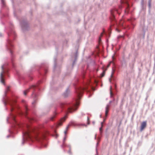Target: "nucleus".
I'll use <instances>...</instances> for the list:
<instances>
[{
  "label": "nucleus",
  "instance_id": "obj_1",
  "mask_svg": "<svg viewBox=\"0 0 155 155\" xmlns=\"http://www.w3.org/2000/svg\"><path fill=\"white\" fill-rule=\"evenodd\" d=\"M2 100L6 109L10 112L7 119V121L12 124V129L9 130V132L11 134H15L18 129H21L22 131V145L26 141L45 139L50 134L44 126L41 125L36 127L31 124L36 120L34 116L35 112L29 108L24 100L21 101L23 107L22 109L17 103L16 97L11 93L9 87H6Z\"/></svg>",
  "mask_w": 155,
  "mask_h": 155
},
{
  "label": "nucleus",
  "instance_id": "obj_2",
  "mask_svg": "<svg viewBox=\"0 0 155 155\" xmlns=\"http://www.w3.org/2000/svg\"><path fill=\"white\" fill-rule=\"evenodd\" d=\"M74 86L76 95L74 101L69 103H60L58 106L55 109L52 115L50 117V120L54 121L61 111L67 113L77 110L80 104L79 100L84 91H86L89 93L88 97H90L93 94L92 91L93 89L92 82L85 79L84 71L79 78H76Z\"/></svg>",
  "mask_w": 155,
  "mask_h": 155
},
{
  "label": "nucleus",
  "instance_id": "obj_3",
  "mask_svg": "<svg viewBox=\"0 0 155 155\" xmlns=\"http://www.w3.org/2000/svg\"><path fill=\"white\" fill-rule=\"evenodd\" d=\"M5 31L7 33L8 38L7 39L6 47L7 50L10 53L12 58L10 62H6L1 67V71L0 74V81L1 82L5 85V80L6 77H9V72L11 69L15 70V66L14 63L13 57V49L14 45L12 44V38L15 40L16 35L14 29V26L11 22L9 23L8 26L5 27Z\"/></svg>",
  "mask_w": 155,
  "mask_h": 155
},
{
  "label": "nucleus",
  "instance_id": "obj_4",
  "mask_svg": "<svg viewBox=\"0 0 155 155\" xmlns=\"http://www.w3.org/2000/svg\"><path fill=\"white\" fill-rule=\"evenodd\" d=\"M121 5H119L118 8H115L111 9L110 11V19L111 21V27L116 26L117 28H116V31L119 32L120 31V28H127L130 29L133 28L135 25L133 23L135 19L131 17L130 18L127 19V22H126L125 20H122L119 23L117 21L116 17V14L119 15L121 11L122 8V5L125 6V9L124 12L125 14H128L129 12V8L133 5V3L131 0H120Z\"/></svg>",
  "mask_w": 155,
  "mask_h": 155
},
{
  "label": "nucleus",
  "instance_id": "obj_5",
  "mask_svg": "<svg viewBox=\"0 0 155 155\" xmlns=\"http://www.w3.org/2000/svg\"><path fill=\"white\" fill-rule=\"evenodd\" d=\"M48 64L46 63H43L40 66L38 67V76L41 79L38 81L36 84H33L30 86L29 88L23 91V94L26 96L27 93L30 90L32 91L31 96L33 98L34 101L32 103L33 107H35V104L38 99V91H40L41 89L40 84L43 82L45 78V76L48 71Z\"/></svg>",
  "mask_w": 155,
  "mask_h": 155
},
{
  "label": "nucleus",
  "instance_id": "obj_6",
  "mask_svg": "<svg viewBox=\"0 0 155 155\" xmlns=\"http://www.w3.org/2000/svg\"><path fill=\"white\" fill-rule=\"evenodd\" d=\"M112 61H110L108 65H107V68H105V67H103V71L102 73L101 74V77H103L105 73V71L107 70V68L110 66V64H112L113 65V67H112V73L111 74V78L109 79V81L110 82H111V79H112V80H114V72L116 71L117 69H116V65L115 63V62L116 61V58L114 57V55H113L112 57Z\"/></svg>",
  "mask_w": 155,
  "mask_h": 155
},
{
  "label": "nucleus",
  "instance_id": "obj_7",
  "mask_svg": "<svg viewBox=\"0 0 155 155\" xmlns=\"http://www.w3.org/2000/svg\"><path fill=\"white\" fill-rule=\"evenodd\" d=\"M16 74L20 83L23 82L24 84H26L33 78L31 74L22 75L17 71H16Z\"/></svg>",
  "mask_w": 155,
  "mask_h": 155
},
{
  "label": "nucleus",
  "instance_id": "obj_8",
  "mask_svg": "<svg viewBox=\"0 0 155 155\" xmlns=\"http://www.w3.org/2000/svg\"><path fill=\"white\" fill-rule=\"evenodd\" d=\"M19 20L22 30L24 32L28 30L29 27L26 18L25 17H22Z\"/></svg>",
  "mask_w": 155,
  "mask_h": 155
},
{
  "label": "nucleus",
  "instance_id": "obj_9",
  "mask_svg": "<svg viewBox=\"0 0 155 155\" xmlns=\"http://www.w3.org/2000/svg\"><path fill=\"white\" fill-rule=\"evenodd\" d=\"M56 56H54V65L53 69V72L54 74H59L61 71L60 66L56 64Z\"/></svg>",
  "mask_w": 155,
  "mask_h": 155
},
{
  "label": "nucleus",
  "instance_id": "obj_10",
  "mask_svg": "<svg viewBox=\"0 0 155 155\" xmlns=\"http://www.w3.org/2000/svg\"><path fill=\"white\" fill-rule=\"evenodd\" d=\"M78 50H76L74 52L71 53V59L72 61V67H73L76 63V61L78 59Z\"/></svg>",
  "mask_w": 155,
  "mask_h": 155
},
{
  "label": "nucleus",
  "instance_id": "obj_11",
  "mask_svg": "<svg viewBox=\"0 0 155 155\" xmlns=\"http://www.w3.org/2000/svg\"><path fill=\"white\" fill-rule=\"evenodd\" d=\"M110 33L111 32L110 31H106L105 30L103 29V32L101 33V36L99 38V41L101 40V37H102L103 35H104L107 38H109L110 37Z\"/></svg>",
  "mask_w": 155,
  "mask_h": 155
},
{
  "label": "nucleus",
  "instance_id": "obj_12",
  "mask_svg": "<svg viewBox=\"0 0 155 155\" xmlns=\"http://www.w3.org/2000/svg\"><path fill=\"white\" fill-rule=\"evenodd\" d=\"M81 125H82V124H76L74 123L73 122L71 121L69 123V124L68 125L67 127L66 128V130H68V129L69 128V127L70 126H78Z\"/></svg>",
  "mask_w": 155,
  "mask_h": 155
},
{
  "label": "nucleus",
  "instance_id": "obj_13",
  "mask_svg": "<svg viewBox=\"0 0 155 155\" xmlns=\"http://www.w3.org/2000/svg\"><path fill=\"white\" fill-rule=\"evenodd\" d=\"M67 117V116L66 115H65L63 117H62L58 121V125H61L63 123Z\"/></svg>",
  "mask_w": 155,
  "mask_h": 155
},
{
  "label": "nucleus",
  "instance_id": "obj_14",
  "mask_svg": "<svg viewBox=\"0 0 155 155\" xmlns=\"http://www.w3.org/2000/svg\"><path fill=\"white\" fill-rule=\"evenodd\" d=\"M70 93V91L68 88L63 93V95L65 97H66L68 96Z\"/></svg>",
  "mask_w": 155,
  "mask_h": 155
},
{
  "label": "nucleus",
  "instance_id": "obj_15",
  "mask_svg": "<svg viewBox=\"0 0 155 155\" xmlns=\"http://www.w3.org/2000/svg\"><path fill=\"white\" fill-rule=\"evenodd\" d=\"M147 125V122L146 121L143 122L141 124L140 126V131H142L146 127Z\"/></svg>",
  "mask_w": 155,
  "mask_h": 155
},
{
  "label": "nucleus",
  "instance_id": "obj_16",
  "mask_svg": "<svg viewBox=\"0 0 155 155\" xmlns=\"http://www.w3.org/2000/svg\"><path fill=\"white\" fill-rule=\"evenodd\" d=\"M114 89L113 88L112 86H110V96L111 97H112L113 94V91L115 90V91H116V86L115 84H114Z\"/></svg>",
  "mask_w": 155,
  "mask_h": 155
},
{
  "label": "nucleus",
  "instance_id": "obj_17",
  "mask_svg": "<svg viewBox=\"0 0 155 155\" xmlns=\"http://www.w3.org/2000/svg\"><path fill=\"white\" fill-rule=\"evenodd\" d=\"M8 16V14H3L2 15V17L1 18V20L2 21V23L3 25L4 24V23L3 21L4 20H5V19H4V18H5L6 17Z\"/></svg>",
  "mask_w": 155,
  "mask_h": 155
},
{
  "label": "nucleus",
  "instance_id": "obj_18",
  "mask_svg": "<svg viewBox=\"0 0 155 155\" xmlns=\"http://www.w3.org/2000/svg\"><path fill=\"white\" fill-rule=\"evenodd\" d=\"M1 7L2 8H6V9H7V8L6 7V6L5 5V0H1Z\"/></svg>",
  "mask_w": 155,
  "mask_h": 155
},
{
  "label": "nucleus",
  "instance_id": "obj_19",
  "mask_svg": "<svg viewBox=\"0 0 155 155\" xmlns=\"http://www.w3.org/2000/svg\"><path fill=\"white\" fill-rule=\"evenodd\" d=\"M110 107V105L109 104H107L106 107L105 111V114L106 116H107L108 111L109 110Z\"/></svg>",
  "mask_w": 155,
  "mask_h": 155
},
{
  "label": "nucleus",
  "instance_id": "obj_20",
  "mask_svg": "<svg viewBox=\"0 0 155 155\" xmlns=\"http://www.w3.org/2000/svg\"><path fill=\"white\" fill-rule=\"evenodd\" d=\"M66 135H65V136H64L63 138V144L61 145V147L62 148H64V146L65 144V141L66 140Z\"/></svg>",
  "mask_w": 155,
  "mask_h": 155
},
{
  "label": "nucleus",
  "instance_id": "obj_21",
  "mask_svg": "<svg viewBox=\"0 0 155 155\" xmlns=\"http://www.w3.org/2000/svg\"><path fill=\"white\" fill-rule=\"evenodd\" d=\"M103 122H101V127H100V128H99V130H100V133L101 134H102V127L103 126Z\"/></svg>",
  "mask_w": 155,
  "mask_h": 155
},
{
  "label": "nucleus",
  "instance_id": "obj_22",
  "mask_svg": "<svg viewBox=\"0 0 155 155\" xmlns=\"http://www.w3.org/2000/svg\"><path fill=\"white\" fill-rule=\"evenodd\" d=\"M55 76H53L52 77V82H51V85H52L53 84H54L55 82Z\"/></svg>",
  "mask_w": 155,
  "mask_h": 155
},
{
  "label": "nucleus",
  "instance_id": "obj_23",
  "mask_svg": "<svg viewBox=\"0 0 155 155\" xmlns=\"http://www.w3.org/2000/svg\"><path fill=\"white\" fill-rule=\"evenodd\" d=\"M151 6V0H149L148 2V7H149V12H150V8Z\"/></svg>",
  "mask_w": 155,
  "mask_h": 155
},
{
  "label": "nucleus",
  "instance_id": "obj_24",
  "mask_svg": "<svg viewBox=\"0 0 155 155\" xmlns=\"http://www.w3.org/2000/svg\"><path fill=\"white\" fill-rule=\"evenodd\" d=\"M13 8H14V15L15 17H16L17 18V15H16L17 11H16V9L14 7H13Z\"/></svg>",
  "mask_w": 155,
  "mask_h": 155
},
{
  "label": "nucleus",
  "instance_id": "obj_25",
  "mask_svg": "<svg viewBox=\"0 0 155 155\" xmlns=\"http://www.w3.org/2000/svg\"><path fill=\"white\" fill-rule=\"evenodd\" d=\"M68 147L69 148V150L71 149V146L70 145H67L65 144V145L64 146V147Z\"/></svg>",
  "mask_w": 155,
  "mask_h": 155
},
{
  "label": "nucleus",
  "instance_id": "obj_26",
  "mask_svg": "<svg viewBox=\"0 0 155 155\" xmlns=\"http://www.w3.org/2000/svg\"><path fill=\"white\" fill-rule=\"evenodd\" d=\"M41 145L42 147H46L47 146V144L44 143H41Z\"/></svg>",
  "mask_w": 155,
  "mask_h": 155
},
{
  "label": "nucleus",
  "instance_id": "obj_27",
  "mask_svg": "<svg viewBox=\"0 0 155 155\" xmlns=\"http://www.w3.org/2000/svg\"><path fill=\"white\" fill-rule=\"evenodd\" d=\"M67 40H65L63 42V46H67Z\"/></svg>",
  "mask_w": 155,
  "mask_h": 155
},
{
  "label": "nucleus",
  "instance_id": "obj_28",
  "mask_svg": "<svg viewBox=\"0 0 155 155\" xmlns=\"http://www.w3.org/2000/svg\"><path fill=\"white\" fill-rule=\"evenodd\" d=\"M71 149H69V150L68 151V153L70 155H72V153L71 151Z\"/></svg>",
  "mask_w": 155,
  "mask_h": 155
},
{
  "label": "nucleus",
  "instance_id": "obj_29",
  "mask_svg": "<svg viewBox=\"0 0 155 155\" xmlns=\"http://www.w3.org/2000/svg\"><path fill=\"white\" fill-rule=\"evenodd\" d=\"M87 124H90L89 119L88 117H87Z\"/></svg>",
  "mask_w": 155,
  "mask_h": 155
},
{
  "label": "nucleus",
  "instance_id": "obj_30",
  "mask_svg": "<svg viewBox=\"0 0 155 155\" xmlns=\"http://www.w3.org/2000/svg\"><path fill=\"white\" fill-rule=\"evenodd\" d=\"M3 37V35L1 33H0V37Z\"/></svg>",
  "mask_w": 155,
  "mask_h": 155
},
{
  "label": "nucleus",
  "instance_id": "obj_31",
  "mask_svg": "<svg viewBox=\"0 0 155 155\" xmlns=\"http://www.w3.org/2000/svg\"><path fill=\"white\" fill-rule=\"evenodd\" d=\"M59 49L58 47H57V46H56V50L57 51H58V49Z\"/></svg>",
  "mask_w": 155,
  "mask_h": 155
},
{
  "label": "nucleus",
  "instance_id": "obj_32",
  "mask_svg": "<svg viewBox=\"0 0 155 155\" xmlns=\"http://www.w3.org/2000/svg\"><path fill=\"white\" fill-rule=\"evenodd\" d=\"M96 154L95 155H98V152H97V148H96Z\"/></svg>",
  "mask_w": 155,
  "mask_h": 155
},
{
  "label": "nucleus",
  "instance_id": "obj_33",
  "mask_svg": "<svg viewBox=\"0 0 155 155\" xmlns=\"http://www.w3.org/2000/svg\"><path fill=\"white\" fill-rule=\"evenodd\" d=\"M67 130H66L64 131V136H65V135H66V134H67Z\"/></svg>",
  "mask_w": 155,
  "mask_h": 155
},
{
  "label": "nucleus",
  "instance_id": "obj_34",
  "mask_svg": "<svg viewBox=\"0 0 155 155\" xmlns=\"http://www.w3.org/2000/svg\"><path fill=\"white\" fill-rule=\"evenodd\" d=\"M11 136V135H8L6 137L7 138H9V137H10V136Z\"/></svg>",
  "mask_w": 155,
  "mask_h": 155
},
{
  "label": "nucleus",
  "instance_id": "obj_35",
  "mask_svg": "<svg viewBox=\"0 0 155 155\" xmlns=\"http://www.w3.org/2000/svg\"><path fill=\"white\" fill-rule=\"evenodd\" d=\"M81 114L82 116H83L84 115V113H83V112H81Z\"/></svg>",
  "mask_w": 155,
  "mask_h": 155
},
{
  "label": "nucleus",
  "instance_id": "obj_36",
  "mask_svg": "<svg viewBox=\"0 0 155 155\" xmlns=\"http://www.w3.org/2000/svg\"><path fill=\"white\" fill-rule=\"evenodd\" d=\"M143 0H142V1H141V4H143Z\"/></svg>",
  "mask_w": 155,
  "mask_h": 155
},
{
  "label": "nucleus",
  "instance_id": "obj_37",
  "mask_svg": "<svg viewBox=\"0 0 155 155\" xmlns=\"http://www.w3.org/2000/svg\"><path fill=\"white\" fill-rule=\"evenodd\" d=\"M96 136H97V134H96L95 135V138H94L95 139H96Z\"/></svg>",
  "mask_w": 155,
  "mask_h": 155
},
{
  "label": "nucleus",
  "instance_id": "obj_38",
  "mask_svg": "<svg viewBox=\"0 0 155 155\" xmlns=\"http://www.w3.org/2000/svg\"><path fill=\"white\" fill-rule=\"evenodd\" d=\"M98 144H99V143L98 142H97V144H96V147H97V146H98Z\"/></svg>",
  "mask_w": 155,
  "mask_h": 155
},
{
  "label": "nucleus",
  "instance_id": "obj_39",
  "mask_svg": "<svg viewBox=\"0 0 155 155\" xmlns=\"http://www.w3.org/2000/svg\"><path fill=\"white\" fill-rule=\"evenodd\" d=\"M30 13L31 15L32 14V11H31L30 12Z\"/></svg>",
  "mask_w": 155,
  "mask_h": 155
},
{
  "label": "nucleus",
  "instance_id": "obj_40",
  "mask_svg": "<svg viewBox=\"0 0 155 155\" xmlns=\"http://www.w3.org/2000/svg\"><path fill=\"white\" fill-rule=\"evenodd\" d=\"M92 123H93V124H95V122L94 121H93L92 122Z\"/></svg>",
  "mask_w": 155,
  "mask_h": 155
},
{
  "label": "nucleus",
  "instance_id": "obj_41",
  "mask_svg": "<svg viewBox=\"0 0 155 155\" xmlns=\"http://www.w3.org/2000/svg\"><path fill=\"white\" fill-rule=\"evenodd\" d=\"M112 102V101H110L109 102V104H110Z\"/></svg>",
  "mask_w": 155,
  "mask_h": 155
},
{
  "label": "nucleus",
  "instance_id": "obj_42",
  "mask_svg": "<svg viewBox=\"0 0 155 155\" xmlns=\"http://www.w3.org/2000/svg\"><path fill=\"white\" fill-rule=\"evenodd\" d=\"M58 136V135L57 134H56V137L57 138Z\"/></svg>",
  "mask_w": 155,
  "mask_h": 155
},
{
  "label": "nucleus",
  "instance_id": "obj_43",
  "mask_svg": "<svg viewBox=\"0 0 155 155\" xmlns=\"http://www.w3.org/2000/svg\"><path fill=\"white\" fill-rule=\"evenodd\" d=\"M120 37H121V38H124V36H120Z\"/></svg>",
  "mask_w": 155,
  "mask_h": 155
},
{
  "label": "nucleus",
  "instance_id": "obj_44",
  "mask_svg": "<svg viewBox=\"0 0 155 155\" xmlns=\"http://www.w3.org/2000/svg\"><path fill=\"white\" fill-rule=\"evenodd\" d=\"M122 104H121V105H120V107H121V106H122Z\"/></svg>",
  "mask_w": 155,
  "mask_h": 155
},
{
  "label": "nucleus",
  "instance_id": "obj_45",
  "mask_svg": "<svg viewBox=\"0 0 155 155\" xmlns=\"http://www.w3.org/2000/svg\"><path fill=\"white\" fill-rule=\"evenodd\" d=\"M105 120H104V121Z\"/></svg>",
  "mask_w": 155,
  "mask_h": 155
}]
</instances>
